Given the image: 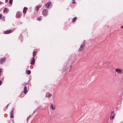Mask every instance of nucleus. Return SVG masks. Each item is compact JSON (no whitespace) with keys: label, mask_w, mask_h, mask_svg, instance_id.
Here are the masks:
<instances>
[{"label":"nucleus","mask_w":123,"mask_h":123,"mask_svg":"<svg viewBox=\"0 0 123 123\" xmlns=\"http://www.w3.org/2000/svg\"><path fill=\"white\" fill-rule=\"evenodd\" d=\"M48 13V11L47 9H44L42 12V14L44 16H46Z\"/></svg>","instance_id":"1"},{"label":"nucleus","mask_w":123,"mask_h":123,"mask_svg":"<svg viewBox=\"0 0 123 123\" xmlns=\"http://www.w3.org/2000/svg\"><path fill=\"white\" fill-rule=\"evenodd\" d=\"M6 58L5 57H2L0 59V64H1L4 63L6 60Z\"/></svg>","instance_id":"2"},{"label":"nucleus","mask_w":123,"mask_h":123,"mask_svg":"<svg viewBox=\"0 0 123 123\" xmlns=\"http://www.w3.org/2000/svg\"><path fill=\"white\" fill-rule=\"evenodd\" d=\"M115 70L116 72H117V74H121L122 73V70L119 68L115 69Z\"/></svg>","instance_id":"3"},{"label":"nucleus","mask_w":123,"mask_h":123,"mask_svg":"<svg viewBox=\"0 0 123 123\" xmlns=\"http://www.w3.org/2000/svg\"><path fill=\"white\" fill-rule=\"evenodd\" d=\"M84 46V44H82L80 46V48H79L78 51H82L83 50Z\"/></svg>","instance_id":"4"},{"label":"nucleus","mask_w":123,"mask_h":123,"mask_svg":"<svg viewBox=\"0 0 123 123\" xmlns=\"http://www.w3.org/2000/svg\"><path fill=\"white\" fill-rule=\"evenodd\" d=\"M115 117L114 112L113 111L111 113V116L110 119H113Z\"/></svg>","instance_id":"5"},{"label":"nucleus","mask_w":123,"mask_h":123,"mask_svg":"<svg viewBox=\"0 0 123 123\" xmlns=\"http://www.w3.org/2000/svg\"><path fill=\"white\" fill-rule=\"evenodd\" d=\"M14 108H12V110L11 114L10 116L11 118H13V117L14 112Z\"/></svg>","instance_id":"6"},{"label":"nucleus","mask_w":123,"mask_h":123,"mask_svg":"<svg viewBox=\"0 0 123 123\" xmlns=\"http://www.w3.org/2000/svg\"><path fill=\"white\" fill-rule=\"evenodd\" d=\"M21 15V12H18L16 13V17L17 18H19Z\"/></svg>","instance_id":"7"},{"label":"nucleus","mask_w":123,"mask_h":123,"mask_svg":"<svg viewBox=\"0 0 123 123\" xmlns=\"http://www.w3.org/2000/svg\"><path fill=\"white\" fill-rule=\"evenodd\" d=\"M51 4V2H49L45 5V6L46 8H48L49 6Z\"/></svg>","instance_id":"8"},{"label":"nucleus","mask_w":123,"mask_h":123,"mask_svg":"<svg viewBox=\"0 0 123 123\" xmlns=\"http://www.w3.org/2000/svg\"><path fill=\"white\" fill-rule=\"evenodd\" d=\"M28 10V8L26 7H24L23 10V13L24 14H25Z\"/></svg>","instance_id":"9"},{"label":"nucleus","mask_w":123,"mask_h":123,"mask_svg":"<svg viewBox=\"0 0 123 123\" xmlns=\"http://www.w3.org/2000/svg\"><path fill=\"white\" fill-rule=\"evenodd\" d=\"M35 62V59L34 57H33L31 61V64L32 65H33L34 64Z\"/></svg>","instance_id":"10"},{"label":"nucleus","mask_w":123,"mask_h":123,"mask_svg":"<svg viewBox=\"0 0 123 123\" xmlns=\"http://www.w3.org/2000/svg\"><path fill=\"white\" fill-rule=\"evenodd\" d=\"M55 109V107L53 104H52L50 106V109L51 110H54Z\"/></svg>","instance_id":"11"},{"label":"nucleus","mask_w":123,"mask_h":123,"mask_svg":"<svg viewBox=\"0 0 123 123\" xmlns=\"http://www.w3.org/2000/svg\"><path fill=\"white\" fill-rule=\"evenodd\" d=\"M42 6V5H39L37 6H36V10L37 11H38L39 10V9Z\"/></svg>","instance_id":"12"},{"label":"nucleus","mask_w":123,"mask_h":123,"mask_svg":"<svg viewBox=\"0 0 123 123\" xmlns=\"http://www.w3.org/2000/svg\"><path fill=\"white\" fill-rule=\"evenodd\" d=\"M12 32V30H9L6 31L4 32L5 34H8L11 33Z\"/></svg>","instance_id":"13"},{"label":"nucleus","mask_w":123,"mask_h":123,"mask_svg":"<svg viewBox=\"0 0 123 123\" xmlns=\"http://www.w3.org/2000/svg\"><path fill=\"white\" fill-rule=\"evenodd\" d=\"M24 92L25 94H26L27 92L28 91L27 90V88L26 86H25L24 88Z\"/></svg>","instance_id":"14"},{"label":"nucleus","mask_w":123,"mask_h":123,"mask_svg":"<svg viewBox=\"0 0 123 123\" xmlns=\"http://www.w3.org/2000/svg\"><path fill=\"white\" fill-rule=\"evenodd\" d=\"M3 12H8V9L6 8H5Z\"/></svg>","instance_id":"15"},{"label":"nucleus","mask_w":123,"mask_h":123,"mask_svg":"<svg viewBox=\"0 0 123 123\" xmlns=\"http://www.w3.org/2000/svg\"><path fill=\"white\" fill-rule=\"evenodd\" d=\"M77 19V17H74V18L73 19L72 21L73 22H75V21L76 20V19Z\"/></svg>","instance_id":"16"},{"label":"nucleus","mask_w":123,"mask_h":123,"mask_svg":"<svg viewBox=\"0 0 123 123\" xmlns=\"http://www.w3.org/2000/svg\"><path fill=\"white\" fill-rule=\"evenodd\" d=\"M37 52L35 51H34L33 53V57H34L37 54Z\"/></svg>","instance_id":"17"},{"label":"nucleus","mask_w":123,"mask_h":123,"mask_svg":"<svg viewBox=\"0 0 123 123\" xmlns=\"http://www.w3.org/2000/svg\"><path fill=\"white\" fill-rule=\"evenodd\" d=\"M42 18V17L41 16V17H40L38 18H37V19L39 21H40V20H41Z\"/></svg>","instance_id":"18"},{"label":"nucleus","mask_w":123,"mask_h":123,"mask_svg":"<svg viewBox=\"0 0 123 123\" xmlns=\"http://www.w3.org/2000/svg\"><path fill=\"white\" fill-rule=\"evenodd\" d=\"M31 73V71L30 70H28L27 71V74H30Z\"/></svg>","instance_id":"19"},{"label":"nucleus","mask_w":123,"mask_h":123,"mask_svg":"<svg viewBox=\"0 0 123 123\" xmlns=\"http://www.w3.org/2000/svg\"><path fill=\"white\" fill-rule=\"evenodd\" d=\"M13 0H9V2L10 4H12V3Z\"/></svg>","instance_id":"20"},{"label":"nucleus","mask_w":123,"mask_h":123,"mask_svg":"<svg viewBox=\"0 0 123 123\" xmlns=\"http://www.w3.org/2000/svg\"><path fill=\"white\" fill-rule=\"evenodd\" d=\"M52 96V95L51 94H50V93H49V94L48 97H49L50 98Z\"/></svg>","instance_id":"21"},{"label":"nucleus","mask_w":123,"mask_h":123,"mask_svg":"<svg viewBox=\"0 0 123 123\" xmlns=\"http://www.w3.org/2000/svg\"><path fill=\"white\" fill-rule=\"evenodd\" d=\"M75 0H73V2H72V3L73 4H75L76 3L75 2Z\"/></svg>","instance_id":"22"},{"label":"nucleus","mask_w":123,"mask_h":123,"mask_svg":"<svg viewBox=\"0 0 123 123\" xmlns=\"http://www.w3.org/2000/svg\"><path fill=\"white\" fill-rule=\"evenodd\" d=\"M2 19L4 21L5 20V17L3 16L2 17Z\"/></svg>","instance_id":"23"},{"label":"nucleus","mask_w":123,"mask_h":123,"mask_svg":"<svg viewBox=\"0 0 123 123\" xmlns=\"http://www.w3.org/2000/svg\"><path fill=\"white\" fill-rule=\"evenodd\" d=\"M2 69L1 68H0V75H1V73L2 72Z\"/></svg>","instance_id":"24"},{"label":"nucleus","mask_w":123,"mask_h":123,"mask_svg":"<svg viewBox=\"0 0 123 123\" xmlns=\"http://www.w3.org/2000/svg\"><path fill=\"white\" fill-rule=\"evenodd\" d=\"M2 14H0V19L2 17Z\"/></svg>","instance_id":"25"},{"label":"nucleus","mask_w":123,"mask_h":123,"mask_svg":"<svg viewBox=\"0 0 123 123\" xmlns=\"http://www.w3.org/2000/svg\"><path fill=\"white\" fill-rule=\"evenodd\" d=\"M2 84V81L1 80H0V86Z\"/></svg>","instance_id":"26"},{"label":"nucleus","mask_w":123,"mask_h":123,"mask_svg":"<svg viewBox=\"0 0 123 123\" xmlns=\"http://www.w3.org/2000/svg\"><path fill=\"white\" fill-rule=\"evenodd\" d=\"M8 106H9V104H8V105H7V106H6V109H7V108L8 107Z\"/></svg>","instance_id":"27"},{"label":"nucleus","mask_w":123,"mask_h":123,"mask_svg":"<svg viewBox=\"0 0 123 123\" xmlns=\"http://www.w3.org/2000/svg\"><path fill=\"white\" fill-rule=\"evenodd\" d=\"M121 28H123V26H122L121 27Z\"/></svg>","instance_id":"28"},{"label":"nucleus","mask_w":123,"mask_h":123,"mask_svg":"<svg viewBox=\"0 0 123 123\" xmlns=\"http://www.w3.org/2000/svg\"><path fill=\"white\" fill-rule=\"evenodd\" d=\"M6 2H7L8 1V0H6Z\"/></svg>","instance_id":"29"},{"label":"nucleus","mask_w":123,"mask_h":123,"mask_svg":"<svg viewBox=\"0 0 123 123\" xmlns=\"http://www.w3.org/2000/svg\"><path fill=\"white\" fill-rule=\"evenodd\" d=\"M1 3H2V2H0V4H1Z\"/></svg>","instance_id":"30"}]
</instances>
